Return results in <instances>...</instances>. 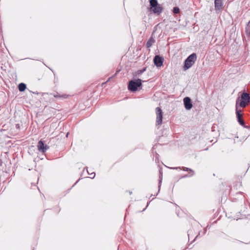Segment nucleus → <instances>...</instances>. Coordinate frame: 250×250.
Segmentation results:
<instances>
[{
  "label": "nucleus",
  "instance_id": "423d86ee",
  "mask_svg": "<svg viewBox=\"0 0 250 250\" xmlns=\"http://www.w3.org/2000/svg\"><path fill=\"white\" fill-rule=\"evenodd\" d=\"M163 58L159 56H156L154 58V63L157 67H161L163 65Z\"/></svg>",
  "mask_w": 250,
  "mask_h": 250
},
{
  "label": "nucleus",
  "instance_id": "39448f33",
  "mask_svg": "<svg viewBox=\"0 0 250 250\" xmlns=\"http://www.w3.org/2000/svg\"><path fill=\"white\" fill-rule=\"evenodd\" d=\"M156 113V125H160L162 123L163 112L160 107H156L155 109Z\"/></svg>",
  "mask_w": 250,
  "mask_h": 250
},
{
  "label": "nucleus",
  "instance_id": "20e7f679",
  "mask_svg": "<svg viewBox=\"0 0 250 250\" xmlns=\"http://www.w3.org/2000/svg\"><path fill=\"white\" fill-rule=\"evenodd\" d=\"M142 85V81L140 79H137L129 82L128 88L132 91H135L137 90L138 87Z\"/></svg>",
  "mask_w": 250,
  "mask_h": 250
},
{
  "label": "nucleus",
  "instance_id": "f3484780",
  "mask_svg": "<svg viewBox=\"0 0 250 250\" xmlns=\"http://www.w3.org/2000/svg\"><path fill=\"white\" fill-rule=\"evenodd\" d=\"M188 168H184V170H188Z\"/></svg>",
  "mask_w": 250,
  "mask_h": 250
},
{
  "label": "nucleus",
  "instance_id": "7ed1b4c3",
  "mask_svg": "<svg viewBox=\"0 0 250 250\" xmlns=\"http://www.w3.org/2000/svg\"><path fill=\"white\" fill-rule=\"evenodd\" d=\"M150 10L155 13H160L162 10V7L158 4L157 0H150Z\"/></svg>",
  "mask_w": 250,
  "mask_h": 250
},
{
  "label": "nucleus",
  "instance_id": "9d476101",
  "mask_svg": "<svg viewBox=\"0 0 250 250\" xmlns=\"http://www.w3.org/2000/svg\"><path fill=\"white\" fill-rule=\"evenodd\" d=\"M239 107L240 106L235 105V110L237 118L242 117V111L241 110L239 109Z\"/></svg>",
  "mask_w": 250,
  "mask_h": 250
},
{
  "label": "nucleus",
  "instance_id": "f8f14e48",
  "mask_svg": "<svg viewBox=\"0 0 250 250\" xmlns=\"http://www.w3.org/2000/svg\"><path fill=\"white\" fill-rule=\"evenodd\" d=\"M54 97L55 98H66L68 96L66 95H60V94H54Z\"/></svg>",
  "mask_w": 250,
  "mask_h": 250
},
{
  "label": "nucleus",
  "instance_id": "1a4fd4ad",
  "mask_svg": "<svg viewBox=\"0 0 250 250\" xmlns=\"http://www.w3.org/2000/svg\"><path fill=\"white\" fill-rule=\"evenodd\" d=\"M37 147L38 150L42 152H45L47 148L46 146H44L43 143L42 141H40L38 142Z\"/></svg>",
  "mask_w": 250,
  "mask_h": 250
},
{
  "label": "nucleus",
  "instance_id": "ddd939ff",
  "mask_svg": "<svg viewBox=\"0 0 250 250\" xmlns=\"http://www.w3.org/2000/svg\"><path fill=\"white\" fill-rule=\"evenodd\" d=\"M237 120H238V121L239 123L241 125H244V121H243V120L241 119V117L238 118H237Z\"/></svg>",
  "mask_w": 250,
  "mask_h": 250
},
{
  "label": "nucleus",
  "instance_id": "f03ea898",
  "mask_svg": "<svg viewBox=\"0 0 250 250\" xmlns=\"http://www.w3.org/2000/svg\"><path fill=\"white\" fill-rule=\"evenodd\" d=\"M196 59L195 54H192L189 55L185 61L184 69L186 70L191 67L194 63Z\"/></svg>",
  "mask_w": 250,
  "mask_h": 250
},
{
  "label": "nucleus",
  "instance_id": "f257e3e1",
  "mask_svg": "<svg viewBox=\"0 0 250 250\" xmlns=\"http://www.w3.org/2000/svg\"><path fill=\"white\" fill-rule=\"evenodd\" d=\"M250 102V94L246 92H243L240 98H238L236 101V105L242 108L245 107Z\"/></svg>",
  "mask_w": 250,
  "mask_h": 250
},
{
  "label": "nucleus",
  "instance_id": "9b49d317",
  "mask_svg": "<svg viewBox=\"0 0 250 250\" xmlns=\"http://www.w3.org/2000/svg\"><path fill=\"white\" fill-rule=\"evenodd\" d=\"M26 85L23 83H21L19 85V89L20 91H23L26 89Z\"/></svg>",
  "mask_w": 250,
  "mask_h": 250
},
{
  "label": "nucleus",
  "instance_id": "dca6fc26",
  "mask_svg": "<svg viewBox=\"0 0 250 250\" xmlns=\"http://www.w3.org/2000/svg\"><path fill=\"white\" fill-rule=\"evenodd\" d=\"M151 43H150V42H147V47H150V45H151Z\"/></svg>",
  "mask_w": 250,
  "mask_h": 250
},
{
  "label": "nucleus",
  "instance_id": "a211bd4d",
  "mask_svg": "<svg viewBox=\"0 0 250 250\" xmlns=\"http://www.w3.org/2000/svg\"><path fill=\"white\" fill-rule=\"evenodd\" d=\"M249 34H250V33Z\"/></svg>",
  "mask_w": 250,
  "mask_h": 250
},
{
  "label": "nucleus",
  "instance_id": "0eeeda50",
  "mask_svg": "<svg viewBox=\"0 0 250 250\" xmlns=\"http://www.w3.org/2000/svg\"><path fill=\"white\" fill-rule=\"evenodd\" d=\"M183 101L186 109L187 110L190 109L192 107L190 99L188 97H186Z\"/></svg>",
  "mask_w": 250,
  "mask_h": 250
},
{
  "label": "nucleus",
  "instance_id": "6e6552de",
  "mask_svg": "<svg viewBox=\"0 0 250 250\" xmlns=\"http://www.w3.org/2000/svg\"><path fill=\"white\" fill-rule=\"evenodd\" d=\"M214 5L216 11L221 10L223 6L222 0H215Z\"/></svg>",
  "mask_w": 250,
  "mask_h": 250
},
{
  "label": "nucleus",
  "instance_id": "4468645a",
  "mask_svg": "<svg viewBox=\"0 0 250 250\" xmlns=\"http://www.w3.org/2000/svg\"><path fill=\"white\" fill-rule=\"evenodd\" d=\"M180 12V9L179 8L177 7H175L173 9V12L175 13V14H178Z\"/></svg>",
  "mask_w": 250,
  "mask_h": 250
},
{
  "label": "nucleus",
  "instance_id": "2eb2a0df",
  "mask_svg": "<svg viewBox=\"0 0 250 250\" xmlns=\"http://www.w3.org/2000/svg\"><path fill=\"white\" fill-rule=\"evenodd\" d=\"M90 176L91 178H93L95 176V174L94 173H92L91 174H90Z\"/></svg>",
  "mask_w": 250,
  "mask_h": 250
}]
</instances>
